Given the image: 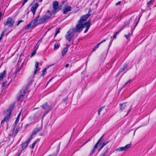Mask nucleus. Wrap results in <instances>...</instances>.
I'll use <instances>...</instances> for the list:
<instances>
[{"mask_svg":"<svg viewBox=\"0 0 156 156\" xmlns=\"http://www.w3.org/2000/svg\"><path fill=\"white\" fill-rule=\"evenodd\" d=\"M90 26V21L87 22L86 23H83L78 21V23L76 24L74 28H72L75 33H80L83 28L86 27V29L84 31V33H86Z\"/></svg>","mask_w":156,"mask_h":156,"instance_id":"f257e3e1","label":"nucleus"},{"mask_svg":"<svg viewBox=\"0 0 156 156\" xmlns=\"http://www.w3.org/2000/svg\"><path fill=\"white\" fill-rule=\"evenodd\" d=\"M126 103H124L119 104L120 109L121 110V111L120 112V115L121 117H124L126 116L131 111L130 109H129L127 112L126 111Z\"/></svg>","mask_w":156,"mask_h":156,"instance_id":"f03ea898","label":"nucleus"},{"mask_svg":"<svg viewBox=\"0 0 156 156\" xmlns=\"http://www.w3.org/2000/svg\"><path fill=\"white\" fill-rule=\"evenodd\" d=\"M39 18V16H38L36 18L33 20L28 25L26 28L28 29L30 27H35L37 25L41 24V23H39V22H40Z\"/></svg>","mask_w":156,"mask_h":156,"instance_id":"7ed1b4c3","label":"nucleus"},{"mask_svg":"<svg viewBox=\"0 0 156 156\" xmlns=\"http://www.w3.org/2000/svg\"><path fill=\"white\" fill-rule=\"evenodd\" d=\"M75 33L74 32L73 30L70 29L67 33L66 35L67 39L69 41H71V39L74 36V34Z\"/></svg>","mask_w":156,"mask_h":156,"instance_id":"20e7f679","label":"nucleus"},{"mask_svg":"<svg viewBox=\"0 0 156 156\" xmlns=\"http://www.w3.org/2000/svg\"><path fill=\"white\" fill-rule=\"evenodd\" d=\"M15 23L14 20L11 18H8L7 20L4 22L5 25H7L9 27H12Z\"/></svg>","mask_w":156,"mask_h":156,"instance_id":"39448f33","label":"nucleus"},{"mask_svg":"<svg viewBox=\"0 0 156 156\" xmlns=\"http://www.w3.org/2000/svg\"><path fill=\"white\" fill-rule=\"evenodd\" d=\"M103 136H101L98 140L96 144L94 145L93 148L90 154V155H92L94 153V151L97 148L98 146L99 145L101 142L102 140L103 137Z\"/></svg>","mask_w":156,"mask_h":156,"instance_id":"423d86ee","label":"nucleus"},{"mask_svg":"<svg viewBox=\"0 0 156 156\" xmlns=\"http://www.w3.org/2000/svg\"><path fill=\"white\" fill-rule=\"evenodd\" d=\"M131 146V144H127L125 147H120L117 148L115 149V151L116 152L125 151H126Z\"/></svg>","mask_w":156,"mask_h":156,"instance_id":"0eeeda50","label":"nucleus"},{"mask_svg":"<svg viewBox=\"0 0 156 156\" xmlns=\"http://www.w3.org/2000/svg\"><path fill=\"white\" fill-rule=\"evenodd\" d=\"M11 113V110L10 109H9L7 111L6 115L5 117L3 119L1 123H2L3 122L5 121H7L9 120L10 118Z\"/></svg>","mask_w":156,"mask_h":156,"instance_id":"6e6552de","label":"nucleus"},{"mask_svg":"<svg viewBox=\"0 0 156 156\" xmlns=\"http://www.w3.org/2000/svg\"><path fill=\"white\" fill-rule=\"evenodd\" d=\"M51 16V13H49V15H44L40 19V22H39V23H41L45 22L50 18Z\"/></svg>","mask_w":156,"mask_h":156,"instance_id":"1a4fd4ad","label":"nucleus"},{"mask_svg":"<svg viewBox=\"0 0 156 156\" xmlns=\"http://www.w3.org/2000/svg\"><path fill=\"white\" fill-rule=\"evenodd\" d=\"M90 15V13H88L87 14H86L81 16V18L78 21L80 22L83 24L86 23V22H85V21L87 20Z\"/></svg>","mask_w":156,"mask_h":156,"instance_id":"9d476101","label":"nucleus"},{"mask_svg":"<svg viewBox=\"0 0 156 156\" xmlns=\"http://www.w3.org/2000/svg\"><path fill=\"white\" fill-rule=\"evenodd\" d=\"M41 106L42 108L47 110L46 112V113H47L48 112L51 110V107L48 105L47 103Z\"/></svg>","mask_w":156,"mask_h":156,"instance_id":"9b49d317","label":"nucleus"},{"mask_svg":"<svg viewBox=\"0 0 156 156\" xmlns=\"http://www.w3.org/2000/svg\"><path fill=\"white\" fill-rule=\"evenodd\" d=\"M38 6V4L37 3H36L31 7V11L32 12L34 15H35L36 9Z\"/></svg>","mask_w":156,"mask_h":156,"instance_id":"f8f14e48","label":"nucleus"},{"mask_svg":"<svg viewBox=\"0 0 156 156\" xmlns=\"http://www.w3.org/2000/svg\"><path fill=\"white\" fill-rule=\"evenodd\" d=\"M58 2L57 1H54L53 2L52 6L53 9L55 10L58 11L60 9L58 7Z\"/></svg>","mask_w":156,"mask_h":156,"instance_id":"ddd939ff","label":"nucleus"},{"mask_svg":"<svg viewBox=\"0 0 156 156\" xmlns=\"http://www.w3.org/2000/svg\"><path fill=\"white\" fill-rule=\"evenodd\" d=\"M69 45H67L66 47L64 48L62 51V56L64 57L68 51Z\"/></svg>","mask_w":156,"mask_h":156,"instance_id":"4468645a","label":"nucleus"},{"mask_svg":"<svg viewBox=\"0 0 156 156\" xmlns=\"http://www.w3.org/2000/svg\"><path fill=\"white\" fill-rule=\"evenodd\" d=\"M30 140L31 138H30L27 141L23 143L22 145V148L23 150L24 149L27 147L29 143Z\"/></svg>","mask_w":156,"mask_h":156,"instance_id":"2eb2a0df","label":"nucleus"},{"mask_svg":"<svg viewBox=\"0 0 156 156\" xmlns=\"http://www.w3.org/2000/svg\"><path fill=\"white\" fill-rule=\"evenodd\" d=\"M12 133L13 135L16 134L17 133V126L16 124H14L12 126Z\"/></svg>","mask_w":156,"mask_h":156,"instance_id":"dca6fc26","label":"nucleus"},{"mask_svg":"<svg viewBox=\"0 0 156 156\" xmlns=\"http://www.w3.org/2000/svg\"><path fill=\"white\" fill-rule=\"evenodd\" d=\"M41 128H38L35 129L31 135L30 138L31 139L33 136L35 135L37 132H39L41 130Z\"/></svg>","mask_w":156,"mask_h":156,"instance_id":"f3484780","label":"nucleus"},{"mask_svg":"<svg viewBox=\"0 0 156 156\" xmlns=\"http://www.w3.org/2000/svg\"><path fill=\"white\" fill-rule=\"evenodd\" d=\"M39 63L38 62H36V64L35 65V70L34 71V73H33L34 75H33V77L36 74L37 71L39 70V67H38Z\"/></svg>","mask_w":156,"mask_h":156,"instance_id":"a211bd4d","label":"nucleus"},{"mask_svg":"<svg viewBox=\"0 0 156 156\" xmlns=\"http://www.w3.org/2000/svg\"><path fill=\"white\" fill-rule=\"evenodd\" d=\"M71 10V7L70 6H68L64 9V10L63 12L64 14H65L69 11H70Z\"/></svg>","mask_w":156,"mask_h":156,"instance_id":"6ab92c4d","label":"nucleus"},{"mask_svg":"<svg viewBox=\"0 0 156 156\" xmlns=\"http://www.w3.org/2000/svg\"><path fill=\"white\" fill-rule=\"evenodd\" d=\"M6 74V72L5 70L0 73V81L3 79L4 76Z\"/></svg>","mask_w":156,"mask_h":156,"instance_id":"aec40b11","label":"nucleus"},{"mask_svg":"<svg viewBox=\"0 0 156 156\" xmlns=\"http://www.w3.org/2000/svg\"><path fill=\"white\" fill-rule=\"evenodd\" d=\"M155 1V0H151L148 2L147 4V7L148 8H149L151 5L153 4V2Z\"/></svg>","mask_w":156,"mask_h":156,"instance_id":"412c9836","label":"nucleus"},{"mask_svg":"<svg viewBox=\"0 0 156 156\" xmlns=\"http://www.w3.org/2000/svg\"><path fill=\"white\" fill-rule=\"evenodd\" d=\"M21 112H22V111H21L19 113V115H18L17 118H16V121H15V123H16H16H17L18 122H19V118H20V114H21Z\"/></svg>","mask_w":156,"mask_h":156,"instance_id":"4be33fe9","label":"nucleus"},{"mask_svg":"<svg viewBox=\"0 0 156 156\" xmlns=\"http://www.w3.org/2000/svg\"><path fill=\"white\" fill-rule=\"evenodd\" d=\"M59 44L57 43H55L54 46V50H56L59 48Z\"/></svg>","mask_w":156,"mask_h":156,"instance_id":"5701e85b","label":"nucleus"},{"mask_svg":"<svg viewBox=\"0 0 156 156\" xmlns=\"http://www.w3.org/2000/svg\"><path fill=\"white\" fill-rule=\"evenodd\" d=\"M24 92H25V91L24 90H23V93H24ZM24 95V94H23L22 95H20L17 98V100L18 101H20L21 99V98H23V97Z\"/></svg>","mask_w":156,"mask_h":156,"instance_id":"b1692460","label":"nucleus"},{"mask_svg":"<svg viewBox=\"0 0 156 156\" xmlns=\"http://www.w3.org/2000/svg\"><path fill=\"white\" fill-rule=\"evenodd\" d=\"M40 115L41 114L38 112H37L35 114L34 119H36L38 117L40 116Z\"/></svg>","mask_w":156,"mask_h":156,"instance_id":"393cba45","label":"nucleus"},{"mask_svg":"<svg viewBox=\"0 0 156 156\" xmlns=\"http://www.w3.org/2000/svg\"><path fill=\"white\" fill-rule=\"evenodd\" d=\"M59 148H60V145H59L58 146V148H57V151H56V152H55L54 153V154H53V155H57V154L58 152V151H59Z\"/></svg>","mask_w":156,"mask_h":156,"instance_id":"a878e982","label":"nucleus"},{"mask_svg":"<svg viewBox=\"0 0 156 156\" xmlns=\"http://www.w3.org/2000/svg\"><path fill=\"white\" fill-rule=\"evenodd\" d=\"M38 46H39V45H38L37 47L35 49V50L32 53L31 56H34L35 54V53H36V51H37V49L38 48Z\"/></svg>","mask_w":156,"mask_h":156,"instance_id":"bb28decb","label":"nucleus"},{"mask_svg":"<svg viewBox=\"0 0 156 156\" xmlns=\"http://www.w3.org/2000/svg\"><path fill=\"white\" fill-rule=\"evenodd\" d=\"M104 108V107H102L101 108L99 109L98 112V115H100V114L101 112L102 111V109Z\"/></svg>","mask_w":156,"mask_h":156,"instance_id":"cd10ccee","label":"nucleus"},{"mask_svg":"<svg viewBox=\"0 0 156 156\" xmlns=\"http://www.w3.org/2000/svg\"><path fill=\"white\" fill-rule=\"evenodd\" d=\"M36 141H35L34 143H33L32 144V146H30V148L31 149H33L35 145L36 144Z\"/></svg>","mask_w":156,"mask_h":156,"instance_id":"c85d7f7f","label":"nucleus"},{"mask_svg":"<svg viewBox=\"0 0 156 156\" xmlns=\"http://www.w3.org/2000/svg\"><path fill=\"white\" fill-rule=\"evenodd\" d=\"M130 35V34L129 33L128 34H127V35L125 34L124 36L127 39H128L129 38V36Z\"/></svg>","mask_w":156,"mask_h":156,"instance_id":"c756f323","label":"nucleus"},{"mask_svg":"<svg viewBox=\"0 0 156 156\" xmlns=\"http://www.w3.org/2000/svg\"><path fill=\"white\" fill-rule=\"evenodd\" d=\"M130 81H131V80H129L127 82H126L125 83L124 86L123 87H124L125 86H126L127 85Z\"/></svg>","mask_w":156,"mask_h":156,"instance_id":"7c9ffc66","label":"nucleus"},{"mask_svg":"<svg viewBox=\"0 0 156 156\" xmlns=\"http://www.w3.org/2000/svg\"><path fill=\"white\" fill-rule=\"evenodd\" d=\"M119 32H116L113 35V39H115L116 38V35L119 33Z\"/></svg>","mask_w":156,"mask_h":156,"instance_id":"2f4dec72","label":"nucleus"},{"mask_svg":"<svg viewBox=\"0 0 156 156\" xmlns=\"http://www.w3.org/2000/svg\"><path fill=\"white\" fill-rule=\"evenodd\" d=\"M108 142V141H104L102 144V145L104 146L105 145L107 144Z\"/></svg>","mask_w":156,"mask_h":156,"instance_id":"473e14b6","label":"nucleus"},{"mask_svg":"<svg viewBox=\"0 0 156 156\" xmlns=\"http://www.w3.org/2000/svg\"><path fill=\"white\" fill-rule=\"evenodd\" d=\"M60 28L58 29L56 31V32L55 34V36H56V35L60 32L59 30Z\"/></svg>","mask_w":156,"mask_h":156,"instance_id":"72a5a7b5","label":"nucleus"},{"mask_svg":"<svg viewBox=\"0 0 156 156\" xmlns=\"http://www.w3.org/2000/svg\"><path fill=\"white\" fill-rule=\"evenodd\" d=\"M46 70H47V69L45 68L43 69V70L42 71L43 73L41 75L42 76H44V73L46 72Z\"/></svg>","mask_w":156,"mask_h":156,"instance_id":"f704fd0d","label":"nucleus"},{"mask_svg":"<svg viewBox=\"0 0 156 156\" xmlns=\"http://www.w3.org/2000/svg\"><path fill=\"white\" fill-rule=\"evenodd\" d=\"M4 32H5L4 31H3V32H2V33L1 34V36L0 37V41L2 39V38L3 37L4 35Z\"/></svg>","mask_w":156,"mask_h":156,"instance_id":"c9c22d12","label":"nucleus"},{"mask_svg":"<svg viewBox=\"0 0 156 156\" xmlns=\"http://www.w3.org/2000/svg\"><path fill=\"white\" fill-rule=\"evenodd\" d=\"M28 0H24V1L22 3V6H23L25 4V3L28 1Z\"/></svg>","mask_w":156,"mask_h":156,"instance_id":"e433bc0d","label":"nucleus"},{"mask_svg":"<svg viewBox=\"0 0 156 156\" xmlns=\"http://www.w3.org/2000/svg\"><path fill=\"white\" fill-rule=\"evenodd\" d=\"M20 69H21V68L20 67H18V68H17L16 69V71L18 72L20 70Z\"/></svg>","mask_w":156,"mask_h":156,"instance_id":"4c0bfd02","label":"nucleus"},{"mask_svg":"<svg viewBox=\"0 0 156 156\" xmlns=\"http://www.w3.org/2000/svg\"><path fill=\"white\" fill-rule=\"evenodd\" d=\"M6 83V82L5 81V82H3L2 84V86L3 87H5Z\"/></svg>","mask_w":156,"mask_h":156,"instance_id":"58836bf2","label":"nucleus"},{"mask_svg":"<svg viewBox=\"0 0 156 156\" xmlns=\"http://www.w3.org/2000/svg\"><path fill=\"white\" fill-rule=\"evenodd\" d=\"M23 22V21L22 20H20L18 22V23L17 24V26H18L21 23V22Z\"/></svg>","mask_w":156,"mask_h":156,"instance_id":"ea45409f","label":"nucleus"},{"mask_svg":"<svg viewBox=\"0 0 156 156\" xmlns=\"http://www.w3.org/2000/svg\"><path fill=\"white\" fill-rule=\"evenodd\" d=\"M100 44V43H99L97 45H96L95 47V48H96V49H97V48H98V47H99V45Z\"/></svg>","mask_w":156,"mask_h":156,"instance_id":"a19ab883","label":"nucleus"},{"mask_svg":"<svg viewBox=\"0 0 156 156\" xmlns=\"http://www.w3.org/2000/svg\"><path fill=\"white\" fill-rule=\"evenodd\" d=\"M127 67V65H125L122 68V70H124Z\"/></svg>","mask_w":156,"mask_h":156,"instance_id":"79ce46f5","label":"nucleus"},{"mask_svg":"<svg viewBox=\"0 0 156 156\" xmlns=\"http://www.w3.org/2000/svg\"><path fill=\"white\" fill-rule=\"evenodd\" d=\"M121 3V2L120 1L118 2L115 4V5H118L120 4Z\"/></svg>","mask_w":156,"mask_h":156,"instance_id":"37998d69","label":"nucleus"},{"mask_svg":"<svg viewBox=\"0 0 156 156\" xmlns=\"http://www.w3.org/2000/svg\"><path fill=\"white\" fill-rule=\"evenodd\" d=\"M105 41H106V40H105V39L103 40L102 41H101L99 43L100 44H101V43H102L103 42H105Z\"/></svg>","mask_w":156,"mask_h":156,"instance_id":"c03bdc74","label":"nucleus"},{"mask_svg":"<svg viewBox=\"0 0 156 156\" xmlns=\"http://www.w3.org/2000/svg\"><path fill=\"white\" fill-rule=\"evenodd\" d=\"M139 22V20H138L137 21V22L136 23V25H135V28H134L136 27V26L137 25L138 22Z\"/></svg>","mask_w":156,"mask_h":156,"instance_id":"a18cd8bd","label":"nucleus"},{"mask_svg":"<svg viewBox=\"0 0 156 156\" xmlns=\"http://www.w3.org/2000/svg\"><path fill=\"white\" fill-rule=\"evenodd\" d=\"M124 70H122V68L121 69H120V70H119V74L120 73L122 72V71H123Z\"/></svg>","mask_w":156,"mask_h":156,"instance_id":"49530a36","label":"nucleus"},{"mask_svg":"<svg viewBox=\"0 0 156 156\" xmlns=\"http://www.w3.org/2000/svg\"><path fill=\"white\" fill-rule=\"evenodd\" d=\"M23 150H22L20 152L18 153V156H19L20 155L22 151Z\"/></svg>","mask_w":156,"mask_h":156,"instance_id":"de8ad7c7","label":"nucleus"},{"mask_svg":"<svg viewBox=\"0 0 156 156\" xmlns=\"http://www.w3.org/2000/svg\"><path fill=\"white\" fill-rule=\"evenodd\" d=\"M87 141H86L85 143H84L82 145V146L81 147H82L85 144H86L87 143Z\"/></svg>","mask_w":156,"mask_h":156,"instance_id":"09e8293b","label":"nucleus"},{"mask_svg":"<svg viewBox=\"0 0 156 156\" xmlns=\"http://www.w3.org/2000/svg\"><path fill=\"white\" fill-rule=\"evenodd\" d=\"M17 73V72H16V71H15L14 73V74L15 75H16V74Z\"/></svg>","mask_w":156,"mask_h":156,"instance_id":"8fccbe9b","label":"nucleus"},{"mask_svg":"<svg viewBox=\"0 0 156 156\" xmlns=\"http://www.w3.org/2000/svg\"><path fill=\"white\" fill-rule=\"evenodd\" d=\"M46 114H47V113H46V112H45V114H44V115H43L42 117V119L45 116V115Z\"/></svg>","mask_w":156,"mask_h":156,"instance_id":"3c124183","label":"nucleus"},{"mask_svg":"<svg viewBox=\"0 0 156 156\" xmlns=\"http://www.w3.org/2000/svg\"><path fill=\"white\" fill-rule=\"evenodd\" d=\"M69 66V64H67L66 66H65V67H68V66Z\"/></svg>","mask_w":156,"mask_h":156,"instance_id":"603ef678","label":"nucleus"},{"mask_svg":"<svg viewBox=\"0 0 156 156\" xmlns=\"http://www.w3.org/2000/svg\"><path fill=\"white\" fill-rule=\"evenodd\" d=\"M104 147V146H103V145H102V144H101V147H101V148H102Z\"/></svg>","mask_w":156,"mask_h":156,"instance_id":"864d4df0","label":"nucleus"},{"mask_svg":"<svg viewBox=\"0 0 156 156\" xmlns=\"http://www.w3.org/2000/svg\"><path fill=\"white\" fill-rule=\"evenodd\" d=\"M101 148L100 147L98 149V151H100V150H101Z\"/></svg>","mask_w":156,"mask_h":156,"instance_id":"5fc2aeb1","label":"nucleus"},{"mask_svg":"<svg viewBox=\"0 0 156 156\" xmlns=\"http://www.w3.org/2000/svg\"><path fill=\"white\" fill-rule=\"evenodd\" d=\"M96 49L94 48L93 49V51H94L96 50Z\"/></svg>","mask_w":156,"mask_h":156,"instance_id":"6e6d98bb","label":"nucleus"},{"mask_svg":"<svg viewBox=\"0 0 156 156\" xmlns=\"http://www.w3.org/2000/svg\"><path fill=\"white\" fill-rule=\"evenodd\" d=\"M42 1V0H39V2H41Z\"/></svg>","mask_w":156,"mask_h":156,"instance_id":"4d7b16f0","label":"nucleus"},{"mask_svg":"<svg viewBox=\"0 0 156 156\" xmlns=\"http://www.w3.org/2000/svg\"><path fill=\"white\" fill-rule=\"evenodd\" d=\"M39 42H41V40H39Z\"/></svg>","mask_w":156,"mask_h":156,"instance_id":"13d9d810","label":"nucleus"},{"mask_svg":"<svg viewBox=\"0 0 156 156\" xmlns=\"http://www.w3.org/2000/svg\"><path fill=\"white\" fill-rule=\"evenodd\" d=\"M51 80H49V81L48 82L47 84L49 83V81H50Z\"/></svg>","mask_w":156,"mask_h":156,"instance_id":"bf43d9fd","label":"nucleus"},{"mask_svg":"<svg viewBox=\"0 0 156 156\" xmlns=\"http://www.w3.org/2000/svg\"><path fill=\"white\" fill-rule=\"evenodd\" d=\"M91 11L90 9H89V12H91Z\"/></svg>","mask_w":156,"mask_h":156,"instance_id":"052dcab7","label":"nucleus"},{"mask_svg":"<svg viewBox=\"0 0 156 156\" xmlns=\"http://www.w3.org/2000/svg\"><path fill=\"white\" fill-rule=\"evenodd\" d=\"M90 140V139H89L88 140H87V142H88Z\"/></svg>","mask_w":156,"mask_h":156,"instance_id":"680f3d73","label":"nucleus"},{"mask_svg":"<svg viewBox=\"0 0 156 156\" xmlns=\"http://www.w3.org/2000/svg\"><path fill=\"white\" fill-rule=\"evenodd\" d=\"M48 13H50V11H48Z\"/></svg>","mask_w":156,"mask_h":156,"instance_id":"e2e57ef3","label":"nucleus"},{"mask_svg":"<svg viewBox=\"0 0 156 156\" xmlns=\"http://www.w3.org/2000/svg\"><path fill=\"white\" fill-rule=\"evenodd\" d=\"M38 44V43H37V44H36V46H37V45Z\"/></svg>","mask_w":156,"mask_h":156,"instance_id":"0e129e2a","label":"nucleus"},{"mask_svg":"<svg viewBox=\"0 0 156 156\" xmlns=\"http://www.w3.org/2000/svg\"><path fill=\"white\" fill-rule=\"evenodd\" d=\"M66 101V99L64 100L65 101Z\"/></svg>","mask_w":156,"mask_h":156,"instance_id":"69168bd1","label":"nucleus"},{"mask_svg":"<svg viewBox=\"0 0 156 156\" xmlns=\"http://www.w3.org/2000/svg\"><path fill=\"white\" fill-rule=\"evenodd\" d=\"M36 46H37L36 45V46H35V48H36Z\"/></svg>","mask_w":156,"mask_h":156,"instance_id":"338daca9","label":"nucleus"},{"mask_svg":"<svg viewBox=\"0 0 156 156\" xmlns=\"http://www.w3.org/2000/svg\"><path fill=\"white\" fill-rule=\"evenodd\" d=\"M36 46H37L36 45V46H35V48H36Z\"/></svg>","mask_w":156,"mask_h":156,"instance_id":"774afa93","label":"nucleus"}]
</instances>
